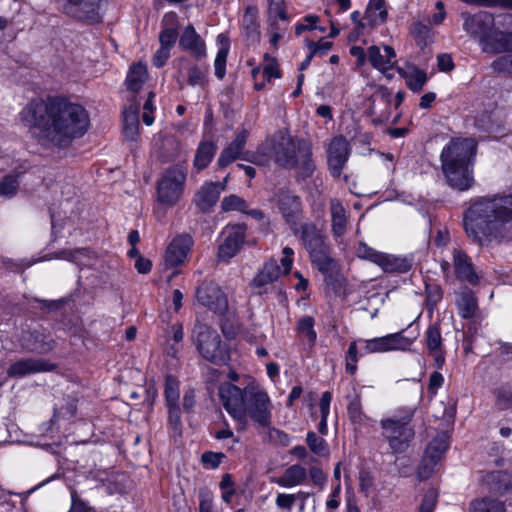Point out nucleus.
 Listing matches in <instances>:
<instances>
[{
	"label": "nucleus",
	"mask_w": 512,
	"mask_h": 512,
	"mask_svg": "<svg viewBox=\"0 0 512 512\" xmlns=\"http://www.w3.org/2000/svg\"><path fill=\"white\" fill-rule=\"evenodd\" d=\"M379 259L380 260H378L377 265H379L385 272L405 273L411 269V263L406 258L381 253Z\"/></svg>",
	"instance_id": "obj_34"
},
{
	"label": "nucleus",
	"mask_w": 512,
	"mask_h": 512,
	"mask_svg": "<svg viewBox=\"0 0 512 512\" xmlns=\"http://www.w3.org/2000/svg\"><path fill=\"white\" fill-rule=\"evenodd\" d=\"M319 17L317 15H307L303 18V22L296 24L295 33L301 35L305 31H311L317 28Z\"/></svg>",
	"instance_id": "obj_59"
},
{
	"label": "nucleus",
	"mask_w": 512,
	"mask_h": 512,
	"mask_svg": "<svg viewBox=\"0 0 512 512\" xmlns=\"http://www.w3.org/2000/svg\"><path fill=\"white\" fill-rule=\"evenodd\" d=\"M227 179L228 177L224 179L223 183L206 182L201 186L195 198L196 204L201 210H208L216 204L220 193L225 190Z\"/></svg>",
	"instance_id": "obj_25"
},
{
	"label": "nucleus",
	"mask_w": 512,
	"mask_h": 512,
	"mask_svg": "<svg viewBox=\"0 0 512 512\" xmlns=\"http://www.w3.org/2000/svg\"><path fill=\"white\" fill-rule=\"evenodd\" d=\"M447 435H437L428 445L422 464L418 469L420 479H427L433 472L434 467L448 449Z\"/></svg>",
	"instance_id": "obj_17"
},
{
	"label": "nucleus",
	"mask_w": 512,
	"mask_h": 512,
	"mask_svg": "<svg viewBox=\"0 0 512 512\" xmlns=\"http://www.w3.org/2000/svg\"><path fill=\"white\" fill-rule=\"evenodd\" d=\"M384 53L376 45H372L367 50L368 61L373 68L384 74L388 79L393 77L389 73L396 65V52L391 46L385 45L383 47Z\"/></svg>",
	"instance_id": "obj_19"
},
{
	"label": "nucleus",
	"mask_w": 512,
	"mask_h": 512,
	"mask_svg": "<svg viewBox=\"0 0 512 512\" xmlns=\"http://www.w3.org/2000/svg\"><path fill=\"white\" fill-rule=\"evenodd\" d=\"M327 163L333 177H339L350 155V144L342 136L334 137L327 146Z\"/></svg>",
	"instance_id": "obj_16"
},
{
	"label": "nucleus",
	"mask_w": 512,
	"mask_h": 512,
	"mask_svg": "<svg viewBox=\"0 0 512 512\" xmlns=\"http://www.w3.org/2000/svg\"><path fill=\"white\" fill-rule=\"evenodd\" d=\"M476 145L472 139H453L441 152V166L453 189L466 191L474 185L473 163Z\"/></svg>",
	"instance_id": "obj_4"
},
{
	"label": "nucleus",
	"mask_w": 512,
	"mask_h": 512,
	"mask_svg": "<svg viewBox=\"0 0 512 512\" xmlns=\"http://www.w3.org/2000/svg\"><path fill=\"white\" fill-rule=\"evenodd\" d=\"M494 25L493 15L480 11L474 15H464L463 29L472 36L480 37V43L489 35Z\"/></svg>",
	"instance_id": "obj_20"
},
{
	"label": "nucleus",
	"mask_w": 512,
	"mask_h": 512,
	"mask_svg": "<svg viewBox=\"0 0 512 512\" xmlns=\"http://www.w3.org/2000/svg\"><path fill=\"white\" fill-rule=\"evenodd\" d=\"M217 151V146L211 141H202L196 150L193 166L197 171L209 166Z\"/></svg>",
	"instance_id": "obj_32"
},
{
	"label": "nucleus",
	"mask_w": 512,
	"mask_h": 512,
	"mask_svg": "<svg viewBox=\"0 0 512 512\" xmlns=\"http://www.w3.org/2000/svg\"><path fill=\"white\" fill-rule=\"evenodd\" d=\"M21 121L45 148L64 150L89 129L88 111L63 96L33 99L20 112Z\"/></svg>",
	"instance_id": "obj_1"
},
{
	"label": "nucleus",
	"mask_w": 512,
	"mask_h": 512,
	"mask_svg": "<svg viewBox=\"0 0 512 512\" xmlns=\"http://www.w3.org/2000/svg\"><path fill=\"white\" fill-rule=\"evenodd\" d=\"M296 502V495L279 493L276 497V506L280 509L291 510Z\"/></svg>",
	"instance_id": "obj_63"
},
{
	"label": "nucleus",
	"mask_w": 512,
	"mask_h": 512,
	"mask_svg": "<svg viewBox=\"0 0 512 512\" xmlns=\"http://www.w3.org/2000/svg\"><path fill=\"white\" fill-rule=\"evenodd\" d=\"M57 368L56 364L42 358H22L12 363L7 369L11 378H23L31 374L50 372Z\"/></svg>",
	"instance_id": "obj_18"
},
{
	"label": "nucleus",
	"mask_w": 512,
	"mask_h": 512,
	"mask_svg": "<svg viewBox=\"0 0 512 512\" xmlns=\"http://www.w3.org/2000/svg\"><path fill=\"white\" fill-rule=\"evenodd\" d=\"M268 9L271 16L278 17L281 20L288 19L284 0H268Z\"/></svg>",
	"instance_id": "obj_61"
},
{
	"label": "nucleus",
	"mask_w": 512,
	"mask_h": 512,
	"mask_svg": "<svg viewBox=\"0 0 512 512\" xmlns=\"http://www.w3.org/2000/svg\"><path fill=\"white\" fill-rule=\"evenodd\" d=\"M452 260L454 273L458 280L468 282L471 285H475L479 281L471 258L460 249H453Z\"/></svg>",
	"instance_id": "obj_23"
},
{
	"label": "nucleus",
	"mask_w": 512,
	"mask_h": 512,
	"mask_svg": "<svg viewBox=\"0 0 512 512\" xmlns=\"http://www.w3.org/2000/svg\"><path fill=\"white\" fill-rule=\"evenodd\" d=\"M347 412L348 417L353 424L360 426L366 424L368 417L363 412L360 394L355 393L353 398L350 399Z\"/></svg>",
	"instance_id": "obj_42"
},
{
	"label": "nucleus",
	"mask_w": 512,
	"mask_h": 512,
	"mask_svg": "<svg viewBox=\"0 0 512 512\" xmlns=\"http://www.w3.org/2000/svg\"><path fill=\"white\" fill-rule=\"evenodd\" d=\"M467 237L479 246L512 238V194L477 197L463 214Z\"/></svg>",
	"instance_id": "obj_2"
},
{
	"label": "nucleus",
	"mask_w": 512,
	"mask_h": 512,
	"mask_svg": "<svg viewBox=\"0 0 512 512\" xmlns=\"http://www.w3.org/2000/svg\"><path fill=\"white\" fill-rule=\"evenodd\" d=\"M221 207L224 211H241L246 212V208L248 207L246 201L237 196V195H230L225 197L222 200Z\"/></svg>",
	"instance_id": "obj_49"
},
{
	"label": "nucleus",
	"mask_w": 512,
	"mask_h": 512,
	"mask_svg": "<svg viewBox=\"0 0 512 512\" xmlns=\"http://www.w3.org/2000/svg\"><path fill=\"white\" fill-rule=\"evenodd\" d=\"M491 66L496 72L512 74V55L497 58L492 62Z\"/></svg>",
	"instance_id": "obj_55"
},
{
	"label": "nucleus",
	"mask_w": 512,
	"mask_h": 512,
	"mask_svg": "<svg viewBox=\"0 0 512 512\" xmlns=\"http://www.w3.org/2000/svg\"><path fill=\"white\" fill-rule=\"evenodd\" d=\"M219 397L227 413L243 427L248 416L262 427L270 424V399L254 382L242 389L232 383H224L219 387Z\"/></svg>",
	"instance_id": "obj_3"
},
{
	"label": "nucleus",
	"mask_w": 512,
	"mask_h": 512,
	"mask_svg": "<svg viewBox=\"0 0 512 512\" xmlns=\"http://www.w3.org/2000/svg\"><path fill=\"white\" fill-rule=\"evenodd\" d=\"M206 70H202L200 67L193 66L188 70V83L191 86L204 85L206 78Z\"/></svg>",
	"instance_id": "obj_58"
},
{
	"label": "nucleus",
	"mask_w": 512,
	"mask_h": 512,
	"mask_svg": "<svg viewBox=\"0 0 512 512\" xmlns=\"http://www.w3.org/2000/svg\"><path fill=\"white\" fill-rule=\"evenodd\" d=\"M442 299V290L438 285L426 286V302L432 310L437 303Z\"/></svg>",
	"instance_id": "obj_57"
},
{
	"label": "nucleus",
	"mask_w": 512,
	"mask_h": 512,
	"mask_svg": "<svg viewBox=\"0 0 512 512\" xmlns=\"http://www.w3.org/2000/svg\"><path fill=\"white\" fill-rule=\"evenodd\" d=\"M243 28L245 29L246 35L252 41H258L260 37L259 24L257 21L256 10L252 7H248L243 15L242 19Z\"/></svg>",
	"instance_id": "obj_41"
},
{
	"label": "nucleus",
	"mask_w": 512,
	"mask_h": 512,
	"mask_svg": "<svg viewBox=\"0 0 512 512\" xmlns=\"http://www.w3.org/2000/svg\"><path fill=\"white\" fill-rule=\"evenodd\" d=\"M164 394H165L167 405L178 404V400H179L178 382L172 376H168L166 378Z\"/></svg>",
	"instance_id": "obj_48"
},
{
	"label": "nucleus",
	"mask_w": 512,
	"mask_h": 512,
	"mask_svg": "<svg viewBox=\"0 0 512 512\" xmlns=\"http://www.w3.org/2000/svg\"><path fill=\"white\" fill-rule=\"evenodd\" d=\"M364 19L368 27L375 28L387 19L384 0H370L365 10Z\"/></svg>",
	"instance_id": "obj_31"
},
{
	"label": "nucleus",
	"mask_w": 512,
	"mask_h": 512,
	"mask_svg": "<svg viewBox=\"0 0 512 512\" xmlns=\"http://www.w3.org/2000/svg\"><path fill=\"white\" fill-rule=\"evenodd\" d=\"M179 46L198 60L206 56L205 42L191 24L182 32L179 38Z\"/></svg>",
	"instance_id": "obj_24"
},
{
	"label": "nucleus",
	"mask_w": 512,
	"mask_h": 512,
	"mask_svg": "<svg viewBox=\"0 0 512 512\" xmlns=\"http://www.w3.org/2000/svg\"><path fill=\"white\" fill-rule=\"evenodd\" d=\"M481 45L482 50L490 54L512 51V33L491 31Z\"/></svg>",
	"instance_id": "obj_26"
},
{
	"label": "nucleus",
	"mask_w": 512,
	"mask_h": 512,
	"mask_svg": "<svg viewBox=\"0 0 512 512\" xmlns=\"http://www.w3.org/2000/svg\"><path fill=\"white\" fill-rule=\"evenodd\" d=\"M223 458H225V455L221 452L208 451L202 454L201 461L204 466L215 469L221 464Z\"/></svg>",
	"instance_id": "obj_60"
},
{
	"label": "nucleus",
	"mask_w": 512,
	"mask_h": 512,
	"mask_svg": "<svg viewBox=\"0 0 512 512\" xmlns=\"http://www.w3.org/2000/svg\"><path fill=\"white\" fill-rule=\"evenodd\" d=\"M459 314L462 318H472L477 311V299L469 289L462 290L457 298Z\"/></svg>",
	"instance_id": "obj_38"
},
{
	"label": "nucleus",
	"mask_w": 512,
	"mask_h": 512,
	"mask_svg": "<svg viewBox=\"0 0 512 512\" xmlns=\"http://www.w3.org/2000/svg\"><path fill=\"white\" fill-rule=\"evenodd\" d=\"M217 39L222 45L219 48L214 61L215 75L217 78L223 79L226 74V61L229 53V43L225 40L223 34L218 35Z\"/></svg>",
	"instance_id": "obj_40"
},
{
	"label": "nucleus",
	"mask_w": 512,
	"mask_h": 512,
	"mask_svg": "<svg viewBox=\"0 0 512 512\" xmlns=\"http://www.w3.org/2000/svg\"><path fill=\"white\" fill-rule=\"evenodd\" d=\"M425 342L429 351L442 349V336L438 324H431L425 332Z\"/></svg>",
	"instance_id": "obj_45"
},
{
	"label": "nucleus",
	"mask_w": 512,
	"mask_h": 512,
	"mask_svg": "<svg viewBox=\"0 0 512 512\" xmlns=\"http://www.w3.org/2000/svg\"><path fill=\"white\" fill-rule=\"evenodd\" d=\"M178 37V31L176 28L170 27L165 28L159 35L160 46L171 49Z\"/></svg>",
	"instance_id": "obj_53"
},
{
	"label": "nucleus",
	"mask_w": 512,
	"mask_h": 512,
	"mask_svg": "<svg viewBox=\"0 0 512 512\" xmlns=\"http://www.w3.org/2000/svg\"><path fill=\"white\" fill-rule=\"evenodd\" d=\"M358 349L357 341H352L349 344L348 350L345 356V370L348 374L354 375L357 371Z\"/></svg>",
	"instance_id": "obj_47"
},
{
	"label": "nucleus",
	"mask_w": 512,
	"mask_h": 512,
	"mask_svg": "<svg viewBox=\"0 0 512 512\" xmlns=\"http://www.w3.org/2000/svg\"><path fill=\"white\" fill-rule=\"evenodd\" d=\"M413 417L414 409L404 407L397 409L391 416L381 419L382 435L394 452H403L413 439L415 435L411 425Z\"/></svg>",
	"instance_id": "obj_6"
},
{
	"label": "nucleus",
	"mask_w": 512,
	"mask_h": 512,
	"mask_svg": "<svg viewBox=\"0 0 512 512\" xmlns=\"http://www.w3.org/2000/svg\"><path fill=\"white\" fill-rule=\"evenodd\" d=\"M192 340L197 352L206 361L218 366L226 365L230 361L229 346L210 326L197 323L193 329Z\"/></svg>",
	"instance_id": "obj_7"
},
{
	"label": "nucleus",
	"mask_w": 512,
	"mask_h": 512,
	"mask_svg": "<svg viewBox=\"0 0 512 512\" xmlns=\"http://www.w3.org/2000/svg\"><path fill=\"white\" fill-rule=\"evenodd\" d=\"M103 0H55L67 16L88 24L102 21L100 12Z\"/></svg>",
	"instance_id": "obj_9"
},
{
	"label": "nucleus",
	"mask_w": 512,
	"mask_h": 512,
	"mask_svg": "<svg viewBox=\"0 0 512 512\" xmlns=\"http://www.w3.org/2000/svg\"><path fill=\"white\" fill-rule=\"evenodd\" d=\"M307 477L306 469L298 464L288 467L282 476L275 477L271 480L272 483L284 488H291L302 484Z\"/></svg>",
	"instance_id": "obj_28"
},
{
	"label": "nucleus",
	"mask_w": 512,
	"mask_h": 512,
	"mask_svg": "<svg viewBox=\"0 0 512 512\" xmlns=\"http://www.w3.org/2000/svg\"><path fill=\"white\" fill-rule=\"evenodd\" d=\"M264 150L277 166L285 169L299 168L304 177L311 176L315 169L311 146L303 139L280 132L266 141Z\"/></svg>",
	"instance_id": "obj_5"
},
{
	"label": "nucleus",
	"mask_w": 512,
	"mask_h": 512,
	"mask_svg": "<svg viewBox=\"0 0 512 512\" xmlns=\"http://www.w3.org/2000/svg\"><path fill=\"white\" fill-rule=\"evenodd\" d=\"M275 200L285 222L289 224L292 231L296 232V227L303 214L300 197L289 189L281 188L275 194Z\"/></svg>",
	"instance_id": "obj_10"
},
{
	"label": "nucleus",
	"mask_w": 512,
	"mask_h": 512,
	"mask_svg": "<svg viewBox=\"0 0 512 512\" xmlns=\"http://www.w3.org/2000/svg\"><path fill=\"white\" fill-rule=\"evenodd\" d=\"M437 502V492L434 489H429L423 496L420 512H433Z\"/></svg>",
	"instance_id": "obj_56"
},
{
	"label": "nucleus",
	"mask_w": 512,
	"mask_h": 512,
	"mask_svg": "<svg viewBox=\"0 0 512 512\" xmlns=\"http://www.w3.org/2000/svg\"><path fill=\"white\" fill-rule=\"evenodd\" d=\"M373 105L370 112L375 124H382L390 118V105L392 102V94L386 88H382L379 92L373 95Z\"/></svg>",
	"instance_id": "obj_27"
},
{
	"label": "nucleus",
	"mask_w": 512,
	"mask_h": 512,
	"mask_svg": "<svg viewBox=\"0 0 512 512\" xmlns=\"http://www.w3.org/2000/svg\"><path fill=\"white\" fill-rule=\"evenodd\" d=\"M71 508L68 512H94L84 501L78 498L76 491L71 492Z\"/></svg>",
	"instance_id": "obj_64"
},
{
	"label": "nucleus",
	"mask_w": 512,
	"mask_h": 512,
	"mask_svg": "<svg viewBox=\"0 0 512 512\" xmlns=\"http://www.w3.org/2000/svg\"><path fill=\"white\" fill-rule=\"evenodd\" d=\"M293 233L300 235V239L308 251L309 256L317 253L318 251L321 252L322 250L329 248V245L325 242L323 234L312 222L304 223L300 228L297 226L296 232L293 231Z\"/></svg>",
	"instance_id": "obj_21"
},
{
	"label": "nucleus",
	"mask_w": 512,
	"mask_h": 512,
	"mask_svg": "<svg viewBox=\"0 0 512 512\" xmlns=\"http://www.w3.org/2000/svg\"><path fill=\"white\" fill-rule=\"evenodd\" d=\"M333 44L321 38L318 42L307 41V47L314 56H324L332 48Z\"/></svg>",
	"instance_id": "obj_52"
},
{
	"label": "nucleus",
	"mask_w": 512,
	"mask_h": 512,
	"mask_svg": "<svg viewBox=\"0 0 512 512\" xmlns=\"http://www.w3.org/2000/svg\"><path fill=\"white\" fill-rule=\"evenodd\" d=\"M332 232L336 237H341L346 232L347 214L342 203L337 199L330 201Z\"/></svg>",
	"instance_id": "obj_30"
},
{
	"label": "nucleus",
	"mask_w": 512,
	"mask_h": 512,
	"mask_svg": "<svg viewBox=\"0 0 512 512\" xmlns=\"http://www.w3.org/2000/svg\"><path fill=\"white\" fill-rule=\"evenodd\" d=\"M282 270L275 259H269L265 262L263 268L258 272L252 281V285L262 288L268 284L275 282L281 275Z\"/></svg>",
	"instance_id": "obj_29"
},
{
	"label": "nucleus",
	"mask_w": 512,
	"mask_h": 512,
	"mask_svg": "<svg viewBox=\"0 0 512 512\" xmlns=\"http://www.w3.org/2000/svg\"><path fill=\"white\" fill-rule=\"evenodd\" d=\"M248 135L249 133L246 129H242L237 133L235 139L221 152L218 158L217 164L220 168L227 167L236 159L250 160L246 156L247 153L244 152Z\"/></svg>",
	"instance_id": "obj_22"
},
{
	"label": "nucleus",
	"mask_w": 512,
	"mask_h": 512,
	"mask_svg": "<svg viewBox=\"0 0 512 512\" xmlns=\"http://www.w3.org/2000/svg\"><path fill=\"white\" fill-rule=\"evenodd\" d=\"M397 72L406 80L407 87L414 93L420 92L428 80L426 72L417 67H413L411 71L398 67Z\"/></svg>",
	"instance_id": "obj_36"
},
{
	"label": "nucleus",
	"mask_w": 512,
	"mask_h": 512,
	"mask_svg": "<svg viewBox=\"0 0 512 512\" xmlns=\"http://www.w3.org/2000/svg\"><path fill=\"white\" fill-rule=\"evenodd\" d=\"M307 445L310 450L320 456H323L327 453V443L326 441L318 437L314 432H308L306 437Z\"/></svg>",
	"instance_id": "obj_50"
},
{
	"label": "nucleus",
	"mask_w": 512,
	"mask_h": 512,
	"mask_svg": "<svg viewBox=\"0 0 512 512\" xmlns=\"http://www.w3.org/2000/svg\"><path fill=\"white\" fill-rule=\"evenodd\" d=\"M332 401V393L325 391L322 393L319 401V409L321 413V420L318 425V431L322 435H326L328 432L327 419L330 413V404Z\"/></svg>",
	"instance_id": "obj_44"
},
{
	"label": "nucleus",
	"mask_w": 512,
	"mask_h": 512,
	"mask_svg": "<svg viewBox=\"0 0 512 512\" xmlns=\"http://www.w3.org/2000/svg\"><path fill=\"white\" fill-rule=\"evenodd\" d=\"M429 19L426 21H414L410 27V33L413 36L417 46L424 49L433 42V32L429 25Z\"/></svg>",
	"instance_id": "obj_33"
},
{
	"label": "nucleus",
	"mask_w": 512,
	"mask_h": 512,
	"mask_svg": "<svg viewBox=\"0 0 512 512\" xmlns=\"http://www.w3.org/2000/svg\"><path fill=\"white\" fill-rule=\"evenodd\" d=\"M496 403L501 410L512 409V391L499 389Z\"/></svg>",
	"instance_id": "obj_62"
},
{
	"label": "nucleus",
	"mask_w": 512,
	"mask_h": 512,
	"mask_svg": "<svg viewBox=\"0 0 512 512\" xmlns=\"http://www.w3.org/2000/svg\"><path fill=\"white\" fill-rule=\"evenodd\" d=\"M196 299L215 314L224 315L228 310L227 296L213 281H203L197 287Z\"/></svg>",
	"instance_id": "obj_11"
},
{
	"label": "nucleus",
	"mask_w": 512,
	"mask_h": 512,
	"mask_svg": "<svg viewBox=\"0 0 512 512\" xmlns=\"http://www.w3.org/2000/svg\"><path fill=\"white\" fill-rule=\"evenodd\" d=\"M186 182V169L180 164L166 169L157 182V202L166 208L175 206L181 199Z\"/></svg>",
	"instance_id": "obj_8"
},
{
	"label": "nucleus",
	"mask_w": 512,
	"mask_h": 512,
	"mask_svg": "<svg viewBox=\"0 0 512 512\" xmlns=\"http://www.w3.org/2000/svg\"><path fill=\"white\" fill-rule=\"evenodd\" d=\"M297 330L299 333L305 335L311 344L315 343L317 334L314 330V319L311 316H305L299 319Z\"/></svg>",
	"instance_id": "obj_46"
},
{
	"label": "nucleus",
	"mask_w": 512,
	"mask_h": 512,
	"mask_svg": "<svg viewBox=\"0 0 512 512\" xmlns=\"http://www.w3.org/2000/svg\"><path fill=\"white\" fill-rule=\"evenodd\" d=\"M147 80V67L142 63L134 64L130 67V70L126 77L127 89L133 93H137L141 90L143 84Z\"/></svg>",
	"instance_id": "obj_35"
},
{
	"label": "nucleus",
	"mask_w": 512,
	"mask_h": 512,
	"mask_svg": "<svg viewBox=\"0 0 512 512\" xmlns=\"http://www.w3.org/2000/svg\"><path fill=\"white\" fill-rule=\"evenodd\" d=\"M193 245L194 240L190 234L181 233L176 235L166 248L164 254L165 267L173 269L183 265Z\"/></svg>",
	"instance_id": "obj_14"
},
{
	"label": "nucleus",
	"mask_w": 512,
	"mask_h": 512,
	"mask_svg": "<svg viewBox=\"0 0 512 512\" xmlns=\"http://www.w3.org/2000/svg\"><path fill=\"white\" fill-rule=\"evenodd\" d=\"M246 226L244 224L227 225L222 233V242L218 247V258L228 261L241 250L246 239Z\"/></svg>",
	"instance_id": "obj_12"
},
{
	"label": "nucleus",
	"mask_w": 512,
	"mask_h": 512,
	"mask_svg": "<svg viewBox=\"0 0 512 512\" xmlns=\"http://www.w3.org/2000/svg\"><path fill=\"white\" fill-rule=\"evenodd\" d=\"M469 512H506V508L503 501L483 497L470 503Z\"/></svg>",
	"instance_id": "obj_39"
},
{
	"label": "nucleus",
	"mask_w": 512,
	"mask_h": 512,
	"mask_svg": "<svg viewBox=\"0 0 512 512\" xmlns=\"http://www.w3.org/2000/svg\"><path fill=\"white\" fill-rule=\"evenodd\" d=\"M415 337L409 338L402 332L388 334L383 337L364 340V352L371 353H384L393 350H407L414 342Z\"/></svg>",
	"instance_id": "obj_13"
},
{
	"label": "nucleus",
	"mask_w": 512,
	"mask_h": 512,
	"mask_svg": "<svg viewBox=\"0 0 512 512\" xmlns=\"http://www.w3.org/2000/svg\"><path fill=\"white\" fill-rule=\"evenodd\" d=\"M139 115L136 106H130L123 112V134L128 140H135L138 136Z\"/></svg>",
	"instance_id": "obj_37"
},
{
	"label": "nucleus",
	"mask_w": 512,
	"mask_h": 512,
	"mask_svg": "<svg viewBox=\"0 0 512 512\" xmlns=\"http://www.w3.org/2000/svg\"><path fill=\"white\" fill-rule=\"evenodd\" d=\"M310 259L312 264L325 275L330 274L335 268V261L330 256V247L310 255Z\"/></svg>",
	"instance_id": "obj_43"
},
{
	"label": "nucleus",
	"mask_w": 512,
	"mask_h": 512,
	"mask_svg": "<svg viewBox=\"0 0 512 512\" xmlns=\"http://www.w3.org/2000/svg\"><path fill=\"white\" fill-rule=\"evenodd\" d=\"M357 256L369 260L375 264H377L378 260H380L381 252L374 250L364 243H360L356 250Z\"/></svg>",
	"instance_id": "obj_54"
},
{
	"label": "nucleus",
	"mask_w": 512,
	"mask_h": 512,
	"mask_svg": "<svg viewBox=\"0 0 512 512\" xmlns=\"http://www.w3.org/2000/svg\"><path fill=\"white\" fill-rule=\"evenodd\" d=\"M18 186L17 176L6 175L0 181V195L8 198L12 197L16 194Z\"/></svg>",
	"instance_id": "obj_51"
},
{
	"label": "nucleus",
	"mask_w": 512,
	"mask_h": 512,
	"mask_svg": "<svg viewBox=\"0 0 512 512\" xmlns=\"http://www.w3.org/2000/svg\"><path fill=\"white\" fill-rule=\"evenodd\" d=\"M21 347L30 353L47 354L56 345L55 340L45 329H29L23 331L20 337Z\"/></svg>",
	"instance_id": "obj_15"
}]
</instances>
